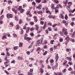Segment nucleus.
Returning a JSON list of instances; mask_svg holds the SVG:
<instances>
[{"mask_svg":"<svg viewBox=\"0 0 75 75\" xmlns=\"http://www.w3.org/2000/svg\"><path fill=\"white\" fill-rule=\"evenodd\" d=\"M62 31L63 32V35H65L68 34V32H67V31L66 30V29L64 28H63Z\"/></svg>","mask_w":75,"mask_h":75,"instance_id":"1","label":"nucleus"},{"mask_svg":"<svg viewBox=\"0 0 75 75\" xmlns=\"http://www.w3.org/2000/svg\"><path fill=\"white\" fill-rule=\"evenodd\" d=\"M17 10L18 11H20V12L21 13H23V11L24 10V9H22V6H19V8Z\"/></svg>","mask_w":75,"mask_h":75,"instance_id":"2","label":"nucleus"},{"mask_svg":"<svg viewBox=\"0 0 75 75\" xmlns=\"http://www.w3.org/2000/svg\"><path fill=\"white\" fill-rule=\"evenodd\" d=\"M7 17L8 18H9V17H10V18H13V15H12V14L8 13L7 15Z\"/></svg>","mask_w":75,"mask_h":75,"instance_id":"3","label":"nucleus"},{"mask_svg":"<svg viewBox=\"0 0 75 75\" xmlns=\"http://www.w3.org/2000/svg\"><path fill=\"white\" fill-rule=\"evenodd\" d=\"M55 58L56 59V62H57L58 59L59 58V57H58V54H57L55 56Z\"/></svg>","mask_w":75,"mask_h":75,"instance_id":"4","label":"nucleus"},{"mask_svg":"<svg viewBox=\"0 0 75 75\" xmlns=\"http://www.w3.org/2000/svg\"><path fill=\"white\" fill-rule=\"evenodd\" d=\"M37 10H41V5H39L36 7Z\"/></svg>","mask_w":75,"mask_h":75,"instance_id":"5","label":"nucleus"},{"mask_svg":"<svg viewBox=\"0 0 75 75\" xmlns=\"http://www.w3.org/2000/svg\"><path fill=\"white\" fill-rule=\"evenodd\" d=\"M59 17L60 18H62V19H64V15L62 13H61L59 16Z\"/></svg>","mask_w":75,"mask_h":75,"instance_id":"6","label":"nucleus"},{"mask_svg":"<svg viewBox=\"0 0 75 75\" xmlns=\"http://www.w3.org/2000/svg\"><path fill=\"white\" fill-rule=\"evenodd\" d=\"M68 0H66V1H63V3L66 6L67 5V3H68Z\"/></svg>","mask_w":75,"mask_h":75,"instance_id":"7","label":"nucleus"},{"mask_svg":"<svg viewBox=\"0 0 75 75\" xmlns=\"http://www.w3.org/2000/svg\"><path fill=\"white\" fill-rule=\"evenodd\" d=\"M30 28L29 27H28L26 28V33H28L29 32V30H30Z\"/></svg>","mask_w":75,"mask_h":75,"instance_id":"8","label":"nucleus"},{"mask_svg":"<svg viewBox=\"0 0 75 75\" xmlns=\"http://www.w3.org/2000/svg\"><path fill=\"white\" fill-rule=\"evenodd\" d=\"M38 14H40L41 15H42L43 13L42 12V11H40L38 12Z\"/></svg>","mask_w":75,"mask_h":75,"instance_id":"9","label":"nucleus"},{"mask_svg":"<svg viewBox=\"0 0 75 75\" xmlns=\"http://www.w3.org/2000/svg\"><path fill=\"white\" fill-rule=\"evenodd\" d=\"M50 18H55V17L54 16H52V15H50L49 16H48Z\"/></svg>","mask_w":75,"mask_h":75,"instance_id":"10","label":"nucleus"},{"mask_svg":"<svg viewBox=\"0 0 75 75\" xmlns=\"http://www.w3.org/2000/svg\"><path fill=\"white\" fill-rule=\"evenodd\" d=\"M8 2L9 4H11L13 3V2H12V1L10 0H8Z\"/></svg>","mask_w":75,"mask_h":75,"instance_id":"11","label":"nucleus"},{"mask_svg":"<svg viewBox=\"0 0 75 75\" xmlns=\"http://www.w3.org/2000/svg\"><path fill=\"white\" fill-rule=\"evenodd\" d=\"M54 5H55V4H52V10H54V9H55V7H54Z\"/></svg>","mask_w":75,"mask_h":75,"instance_id":"12","label":"nucleus"},{"mask_svg":"<svg viewBox=\"0 0 75 75\" xmlns=\"http://www.w3.org/2000/svg\"><path fill=\"white\" fill-rule=\"evenodd\" d=\"M61 5H60V4H59L56 7V8H59L61 7Z\"/></svg>","mask_w":75,"mask_h":75,"instance_id":"13","label":"nucleus"},{"mask_svg":"<svg viewBox=\"0 0 75 75\" xmlns=\"http://www.w3.org/2000/svg\"><path fill=\"white\" fill-rule=\"evenodd\" d=\"M66 50L67 52H70L71 51V49L67 48L66 49Z\"/></svg>","mask_w":75,"mask_h":75,"instance_id":"14","label":"nucleus"},{"mask_svg":"<svg viewBox=\"0 0 75 75\" xmlns=\"http://www.w3.org/2000/svg\"><path fill=\"white\" fill-rule=\"evenodd\" d=\"M19 19H18V17H17L15 16V21H18V20Z\"/></svg>","mask_w":75,"mask_h":75,"instance_id":"15","label":"nucleus"},{"mask_svg":"<svg viewBox=\"0 0 75 75\" xmlns=\"http://www.w3.org/2000/svg\"><path fill=\"white\" fill-rule=\"evenodd\" d=\"M20 25H19L17 24L16 25V29L17 30H18V29H19V28H20Z\"/></svg>","mask_w":75,"mask_h":75,"instance_id":"16","label":"nucleus"},{"mask_svg":"<svg viewBox=\"0 0 75 75\" xmlns=\"http://www.w3.org/2000/svg\"><path fill=\"white\" fill-rule=\"evenodd\" d=\"M19 45V47H23V43L21 42H20Z\"/></svg>","mask_w":75,"mask_h":75,"instance_id":"17","label":"nucleus"},{"mask_svg":"<svg viewBox=\"0 0 75 75\" xmlns=\"http://www.w3.org/2000/svg\"><path fill=\"white\" fill-rule=\"evenodd\" d=\"M12 11H14L15 13H17V11L15 10V9H14V8H13L12 9Z\"/></svg>","mask_w":75,"mask_h":75,"instance_id":"18","label":"nucleus"},{"mask_svg":"<svg viewBox=\"0 0 75 75\" xmlns=\"http://www.w3.org/2000/svg\"><path fill=\"white\" fill-rule=\"evenodd\" d=\"M35 29L36 30H38V25H35Z\"/></svg>","mask_w":75,"mask_h":75,"instance_id":"19","label":"nucleus"},{"mask_svg":"<svg viewBox=\"0 0 75 75\" xmlns=\"http://www.w3.org/2000/svg\"><path fill=\"white\" fill-rule=\"evenodd\" d=\"M18 46H16L14 47H13V49L14 50H17V49H18Z\"/></svg>","mask_w":75,"mask_h":75,"instance_id":"20","label":"nucleus"},{"mask_svg":"<svg viewBox=\"0 0 75 75\" xmlns=\"http://www.w3.org/2000/svg\"><path fill=\"white\" fill-rule=\"evenodd\" d=\"M67 59H68V60H69V61H71L72 60V59L71 58V57H67Z\"/></svg>","mask_w":75,"mask_h":75,"instance_id":"21","label":"nucleus"},{"mask_svg":"<svg viewBox=\"0 0 75 75\" xmlns=\"http://www.w3.org/2000/svg\"><path fill=\"white\" fill-rule=\"evenodd\" d=\"M54 2L56 3V4H58L59 3V1L57 0H54Z\"/></svg>","mask_w":75,"mask_h":75,"instance_id":"22","label":"nucleus"},{"mask_svg":"<svg viewBox=\"0 0 75 75\" xmlns=\"http://www.w3.org/2000/svg\"><path fill=\"white\" fill-rule=\"evenodd\" d=\"M64 18L65 20H67L68 19V16H67V15H66L65 16Z\"/></svg>","mask_w":75,"mask_h":75,"instance_id":"23","label":"nucleus"},{"mask_svg":"<svg viewBox=\"0 0 75 75\" xmlns=\"http://www.w3.org/2000/svg\"><path fill=\"white\" fill-rule=\"evenodd\" d=\"M48 53V52L47 51H45V52L43 53V55H45L47 53Z\"/></svg>","mask_w":75,"mask_h":75,"instance_id":"24","label":"nucleus"},{"mask_svg":"<svg viewBox=\"0 0 75 75\" xmlns=\"http://www.w3.org/2000/svg\"><path fill=\"white\" fill-rule=\"evenodd\" d=\"M59 41L61 42L63 41V39L62 38H60Z\"/></svg>","mask_w":75,"mask_h":75,"instance_id":"25","label":"nucleus"},{"mask_svg":"<svg viewBox=\"0 0 75 75\" xmlns=\"http://www.w3.org/2000/svg\"><path fill=\"white\" fill-rule=\"evenodd\" d=\"M18 59L19 60H22L23 59V57H18Z\"/></svg>","mask_w":75,"mask_h":75,"instance_id":"26","label":"nucleus"},{"mask_svg":"<svg viewBox=\"0 0 75 75\" xmlns=\"http://www.w3.org/2000/svg\"><path fill=\"white\" fill-rule=\"evenodd\" d=\"M72 37H75V31L73 33L72 35Z\"/></svg>","mask_w":75,"mask_h":75,"instance_id":"27","label":"nucleus"},{"mask_svg":"<svg viewBox=\"0 0 75 75\" xmlns=\"http://www.w3.org/2000/svg\"><path fill=\"white\" fill-rule=\"evenodd\" d=\"M46 13H49L50 14H51V12L49 10L46 11Z\"/></svg>","mask_w":75,"mask_h":75,"instance_id":"28","label":"nucleus"},{"mask_svg":"<svg viewBox=\"0 0 75 75\" xmlns=\"http://www.w3.org/2000/svg\"><path fill=\"white\" fill-rule=\"evenodd\" d=\"M41 0H36V2L38 3H40L41 2Z\"/></svg>","mask_w":75,"mask_h":75,"instance_id":"29","label":"nucleus"},{"mask_svg":"<svg viewBox=\"0 0 75 75\" xmlns=\"http://www.w3.org/2000/svg\"><path fill=\"white\" fill-rule=\"evenodd\" d=\"M65 40L69 41V40H70V38H65Z\"/></svg>","mask_w":75,"mask_h":75,"instance_id":"30","label":"nucleus"},{"mask_svg":"<svg viewBox=\"0 0 75 75\" xmlns=\"http://www.w3.org/2000/svg\"><path fill=\"white\" fill-rule=\"evenodd\" d=\"M47 1V0H43L42 2L44 3H46V2Z\"/></svg>","mask_w":75,"mask_h":75,"instance_id":"31","label":"nucleus"},{"mask_svg":"<svg viewBox=\"0 0 75 75\" xmlns=\"http://www.w3.org/2000/svg\"><path fill=\"white\" fill-rule=\"evenodd\" d=\"M4 38L6 39V38H7V36L5 35H4L3 37L2 38V40H4Z\"/></svg>","mask_w":75,"mask_h":75,"instance_id":"32","label":"nucleus"},{"mask_svg":"<svg viewBox=\"0 0 75 75\" xmlns=\"http://www.w3.org/2000/svg\"><path fill=\"white\" fill-rule=\"evenodd\" d=\"M40 49H41V48H40V47H38L37 48V49L36 50L37 51H40Z\"/></svg>","mask_w":75,"mask_h":75,"instance_id":"33","label":"nucleus"},{"mask_svg":"<svg viewBox=\"0 0 75 75\" xmlns=\"http://www.w3.org/2000/svg\"><path fill=\"white\" fill-rule=\"evenodd\" d=\"M22 20L21 19L19 21V24H21V23H22Z\"/></svg>","mask_w":75,"mask_h":75,"instance_id":"34","label":"nucleus"},{"mask_svg":"<svg viewBox=\"0 0 75 75\" xmlns=\"http://www.w3.org/2000/svg\"><path fill=\"white\" fill-rule=\"evenodd\" d=\"M59 33L61 35H62V36H63V35H64L63 31H62V32H60Z\"/></svg>","mask_w":75,"mask_h":75,"instance_id":"35","label":"nucleus"},{"mask_svg":"<svg viewBox=\"0 0 75 75\" xmlns=\"http://www.w3.org/2000/svg\"><path fill=\"white\" fill-rule=\"evenodd\" d=\"M28 74L27 75H33V74H32L31 73L28 72Z\"/></svg>","mask_w":75,"mask_h":75,"instance_id":"36","label":"nucleus"},{"mask_svg":"<svg viewBox=\"0 0 75 75\" xmlns=\"http://www.w3.org/2000/svg\"><path fill=\"white\" fill-rule=\"evenodd\" d=\"M6 52V53L7 55H8V56L9 57V56H10V53L8 52Z\"/></svg>","mask_w":75,"mask_h":75,"instance_id":"37","label":"nucleus"},{"mask_svg":"<svg viewBox=\"0 0 75 75\" xmlns=\"http://www.w3.org/2000/svg\"><path fill=\"white\" fill-rule=\"evenodd\" d=\"M67 8V10H69V9H70V6H67V7H66Z\"/></svg>","mask_w":75,"mask_h":75,"instance_id":"38","label":"nucleus"},{"mask_svg":"<svg viewBox=\"0 0 75 75\" xmlns=\"http://www.w3.org/2000/svg\"><path fill=\"white\" fill-rule=\"evenodd\" d=\"M72 69L71 67H69V68L68 69V71H71V70H72Z\"/></svg>","mask_w":75,"mask_h":75,"instance_id":"39","label":"nucleus"},{"mask_svg":"<svg viewBox=\"0 0 75 75\" xmlns=\"http://www.w3.org/2000/svg\"><path fill=\"white\" fill-rule=\"evenodd\" d=\"M68 4H70V5H72V2H69L68 3Z\"/></svg>","mask_w":75,"mask_h":75,"instance_id":"40","label":"nucleus"},{"mask_svg":"<svg viewBox=\"0 0 75 75\" xmlns=\"http://www.w3.org/2000/svg\"><path fill=\"white\" fill-rule=\"evenodd\" d=\"M66 70V69H64V70L62 71V73H63V74H65V71Z\"/></svg>","mask_w":75,"mask_h":75,"instance_id":"41","label":"nucleus"},{"mask_svg":"<svg viewBox=\"0 0 75 75\" xmlns=\"http://www.w3.org/2000/svg\"><path fill=\"white\" fill-rule=\"evenodd\" d=\"M71 41H72L73 42H75V40L74 39H72L71 40Z\"/></svg>","mask_w":75,"mask_h":75,"instance_id":"42","label":"nucleus"},{"mask_svg":"<svg viewBox=\"0 0 75 75\" xmlns=\"http://www.w3.org/2000/svg\"><path fill=\"white\" fill-rule=\"evenodd\" d=\"M13 35V37H17V34L15 33H14Z\"/></svg>","mask_w":75,"mask_h":75,"instance_id":"43","label":"nucleus"},{"mask_svg":"<svg viewBox=\"0 0 75 75\" xmlns=\"http://www.w3.org/2000/svg\"><path fill=\"white\" fill-rule=\"evenodd\" d=\"M44 22H42V21H40V24H42V25H43L44 24Z\"/></svg>","mask_w":75,"mask_h":75,"instance_id":"44","label":"nucleus"},{"mask_svg":"<svg viewBox=\"0 0 75 75\" xmlns=\"http://www.w3.org/2000/svg\"><path fill=\"white\" fill-rule=\"evenodd\" d=\"M43 28L44 30H45V28H46V25H44V26L43 27Z\"/></svg>","mask_w":75,"mask_h":75,"instance_id":"45","label":"nucleus"},{"mask_svg":"<svg viewBox=\"0 0 75 75\" xmlns=\"http://www.w3.org/2000/svg\"><path fill=\"white\" fill-rule=\"evenodd\" d=\"M54 61V60H53V59H51L50 60L51 63H53Z\"/></svg>","mask_w":75,"mask_h":75,"instance_id":"46","label":"nucleus"},{"mask_svg":"<svg viewBox=\"0 0 75 75\" xmlns=\"http://www.w3.org/2000/svg\"><path fill=\"white\" fill-rule=\"evenodd\" d=\"M10 25H11L12 27H13V22H11L10 23Z\"/></svg>","mask_w":75,"mask_h":75,"instance_id":"47","label":"nucleus"},{"mask_svg":"<svg viewBox=\"0 0 75 75\" xmlns=\"http://www.w3.org/2000/svg\"><path fill=\"white\" fill-rule=\"evenodd\" d=\"M74 24V23L73 22L71 23V26H73Z\"/></svg>","mask_w":75,"mask_h":75,"instance_id":"48","label":"nucleus"},{"mask_svg":"<svg viewBox=\"0 0 75 75\" xmlns=\"http://www.w3.org/2000/svg\"><path fill=\"white\" fill-rule=\"evenodd\" d=\"M54 42V40H51L50 42V43L51 44H54V43H53V42Z\"/></svg>","mask_w":75,"mask_h":75,"instance_id":"49","label":"nucleus"},{"mask_svg":"<svg viewBox=\"0 0 75 75\" xmlns=\"http://www.w3.org/2000/svg\"><path fill=\"white\" fill-rule=\"evenodd\" d=\"M26 53L28 55H30V51H28Z\"/></svg>","mask_w":75,"mask_h":75,"instance_id":"50","label":"nucleus"},{"mask_svg":"<svg viewBox=\"0 0 75 75\" xmlns=\"http://www.w3.org/2000/svg\"><path fill=\"white\" fill-rule=\"evenodd\" d=\"M32 40V38H30L28 37V40L29 41V40Z\"/></svg>","mask_w":75,"mask_h":75,"instance_id":"51","label":"nucleus"},{"mask_svg":"<svg viewBox=\"0 0 75 75\" xmlns=\"http://www.w3.org/2000/svg\"><path fill=\"white\" fill-rule=\"evenodd\" d=\"M57 25H58V24H54L53 25H52V27H55V26H56Z\"/></svg>","mask_w":75,"mask_h":75,"instance_id":"52","label":"nucleus"},{"mask_svg":"<svg viewBox=\"0 0 75 75\" xmlns=\"http://www.w3.org/2000/svg\"><path fill=\"white\" fill-rule=\"evenodd\" d=\"M63 23H67V21H65V20H63Z\"/></svg>","mask_w":75,"mask_h":75,"instance_id":"53","label":"nucleus"},{"mask_svg":"<svg viewBox=\"0 0 75 75\" xmlns=\"http://www.w3.org/2000/svg\"><path fill=\"white\" fill-rule=\"evenodd\" d=\"M5 71L8 75H9L10 74L7 71Z\"/></svg>","mask_w":75,"mask_h":75,"instance_id":"54","label":"nucleus"},{"mask_svg":"<svg viewBox=\"0 0 75 75\" xmlns=\"http://www.w3.org/2000/svg\"><path fill=\"white\" fill-rule=\"evenodd\" d=\"M75 11V9H74L73 11H72V10H71L70 11V12H71V13H74V11Z\"/></svg>","mask_w":75,"mask_h":75,"instance_id":"55","label":"nucleus"},{"mask_svg":"<svg viewBox=\"0 0 75 75\" xmlns=\"http://www.w3.org/2000/svg\"><path fill=\"white\" fill-rule=\"evenodd\" d=\"M44 48L45 49L47 48V45H44L43 46Z\"/></svg>","mask_w":75,"mask_h":75,"instance_id":"56","label":"nucleus"},{"mask_svg":"<svg viewBox=\"0 0 75 75\" xmlns=\"http://www.w3.org/2000/svg\"><path fill=\"white\" fill-rule=\"evenodd\" d=\"M40 42H41V40H38L37 42V43L38 44H40Z\"/></svg>","mask_w":75,"mask_h":75,"instance_id":"57","label":"nucleus"},{"mask_svg":"<svg viewBox=\"0 0 75 75\" xmlns=\"http://www.w3.org/2000/svg\"><path fill=\"white\" fill-rule=\"evenodd\" d=\"M34 28H31L30 29V30L31 31H33V30H34Z\"/></svg>","mask_w":75,"mask_h":75,"instance_id":"58","label":"nucleus"},{"mask_svg":"<svg viewBox=\"0 0 75 75\" xmlns=\"http://www.w3.org/2000/svg\"><path fill=\"white\" fill-rule=\"evenodd\" d=\"M40 72H41L42 73H43V72H44V70L43 69H41V70H40Z\"/></svg>","mask_w":75,"mask_h":75,"instance_id":"59","label":"nucleus"},{"mask_svg":"<svg viewBox=\"0 0 75 75\" xmlns=\"http://www.w3.org/2000/svg\"><path fill=\"white\" fill-rule=\"evenodd\" d=\"M18 74H19V75H23V74H20L21 73V71H18Z\"/></svg>","mask_w":75,"mask_h":75,"instance_id":"60","label":"nucleus"},{"mask_svg":"<svg viewBox=\"0 0 75 75\" xmlns=\"http://www.w3.org/2000/svg\"><path fill=\"white\" fill-rule=\"evenodd\" d=\"M30 34L31 36H33L34 35V33H30Z\"/></svg>","mask_w":75,"mask_h":75,"instance_id":"61","label":"nucleus"},{"mask_svg":"<svg viewBox=\"0 0 75 75\" xmlns=\"http://www.w3.org/2000/svg\"><path fill=\"white\" fill-rule=\"evenodd\" d=\"M38 21V20L37 19H35V23H37V21Z\"/></svg>","mask_w":75,"mask_h":75,"instance_id":"62","label":"nucleus"},{"mask_svg":"<svg viewBox=\"0 0 75 75\" xmlns=\"http://www.w3.org/2000/svg\"><path fill=\"white\" fill-rule=\"evenodd\" d=\"M58 75H63V74L62 73H60L58 74Z\"/></svg>","mask_w":75,"mask_h":75,"instance_id":"63","label":"nucleus"},{"mask_svg":"<svg viewBox=\"0 0 75 75\" xmlns=\"http://www.w3.org/2000/svg\"><path fill=\"white\" fill-rule=\"evenodd\" d=\"M26 27L25 26H23V29H24V30H25L26 29Z\"/></svg>","mask_w":75,"mask_h":75,"instance_id":"64","label":"nucleus"}]
</instances>
